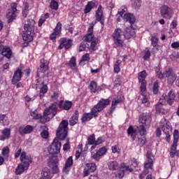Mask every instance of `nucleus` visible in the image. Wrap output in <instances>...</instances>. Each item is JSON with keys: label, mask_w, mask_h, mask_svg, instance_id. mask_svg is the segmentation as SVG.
I'll use <instances>...</instances> for the list:
<instances>
[{"label": "nucleus", "mask_w": 179, "mask_h": 179, "mask_svg": "<svg viewBox=\"0 0 179 179\" xmlns=\"http://www.w3.org/2000/svg\"><path fill=\"white\" fill-rule=\"evenodd\" d=\"M122 36V31L121 29H115V32L113 34V37L114 40V47H122L124 41L121 40V36Z\"/></svg>", "instance_id": "obj_6"}, {"label": "nucleus", "mask_w": 179, "mask_h": 179, "mask_svg": "<svg viewBox=\"0 0 179 179\" xmlns=\"http://www.w3.org/2000/svg\"><path fill=\"white\" fill-rule=\"evenodd\" d=\"M179 132L178 130L175 129L173 131V143L171 148L170 156L174 157L176 155V150H177V143H178Z\"/></svg>", "instance_id": "obj_10"}, {"label": "nucleus", "mask_w": 179, "mask_h": 179, "mask_svg": "<svg viewBox=\"0 0 179 179\" xmlns=\"http://www.w3.org/2000/svg\"><path fill=\"white\" fill-rule=\"evenodd\" d=\"M95 17L97 22H100L102 26H104V17L103 16V7L101 5L99 6Z\"/></svg>", "instance_id": "obj_22"}, {"label": "nucleus", "mask_w": 179, "mask_h": 179, "mask_svg": "<svg viewBox=\"0 0 179 179\" xmlns=\"http://www.w3.org/2000/svg\"><path fill=\"white\" fill-rule=\"evenodd\" d=\"M111 100L110 99H101L98 103L91 109V113H84L81 119L82 122H86L90 121L93 117H99V113H101L107 106H110Z\"/></svg>", "instance_id": "obj_1"}, {"label": "nucleus", "mask_w": 179, "mask_h": 179, "mask_svg": "<svg viewBox=\"0 0 179 179\" xmlns=\"http://www.w3.org/2000/svg\"><path fill=\"white\" fill-rule=\"evenodd\" d=\"M49 115H45L43 113V116H41L39 118L40 122H42V124H45V122H48L50 121V117H48Z\"/></svg>", "instance_id": "obj_46"}, {"label": "nucleus", "mask_w": 179, "mask_h": 179, "mask_svg": "<svg viewBox=\"0 0 179 179\" xmlns=\"http://www.w3.org/2000/svg\"><path fill=\"white\" fill-rule=\"evenodd\" d=\"M158 41H159V39L156 38V36H152L151 38L152 45H153V47H157Z\"/></svg>", "instance_id": "obj_58"}, {"label": "nucleus", "mask_w": 179, "mask_h": 179, "mask_svg": "<svg viewBox=\"0 0 179 179\" xmlns=\"http://www.w3.org/2000/svg\"><path fill=\"white\" fill-rule=\"evenodd\" d=\"M60 45L59 46V50H62V48H65V50H68L72 47V40L66 39V38H61L59 41Z\"/></svg>", "instance_id": "obj_19"}, {"label": "nucleus", "mask_w": 179, "mask_h": 179, "mask_svg": "<svg viewBox=\"0 0 179 179\" xmlns=\"http://www.w3.org/2000/svg\"><path fill=\"white\" fill-rule=\"evenodd\" d=\"M148 162H145L144 164V169L147 171L148 170H152V167H153V159H152V152L148 151L146 155Z\"/></svg>", "instance_id": "obj_21"}, {"label": "nucleus", "mask_w": 179, "mask_h": 179, "mask_svg": "<svg viewBox=\"0 0 179 179\" xmlns=\"http://www.w3.org/2000/svg\"><path fill=\"white\" fill-rule=\"evenodd\" d=\"M22 76H23V72L22 71V66H21L17 69V70L14 72V75L11 80L12 84L16 85L17 82H20V80H22Z\"/></svg>", "instance_id": "obj_17"}, {"label": "nucleus", "mask_w": 179, "mask_h": 179, "mask_svg": "<svg viewBox=\"0 0 179 179\" xmlns=\"http://www.w3.org/2000/svg\"><path fill=\"white\" fill-rule=\"evenodd\" d=\"M150 50H148L147 51H145L144 56L143 57V59H144V61H148V59H149V58H150Z\"/></svg>", "instance_id": "obj_55"}, {"label": "nucleus", "mask_w": 179, "mask_h": 179, "mask_svg": "<svg viewBox=\"0 0 179 179\" xmlns=\"http://www.w3.org/2000/svg\"><path fill=\"white\" fill-rule=\"evenodd\" d=\"M123 19L126 22H129L130 24H134V23H135L136 20V19L135 18V15L131 13L124 14Z\"/></svg>", "instance_id": "obj_28"}, {"label": "nucleus", "mask_w": 179, "mask_h": 179, "mask_svg": "<svg viewBox=\"0 0 179 179\" xmlns=\"http://www.w3.org/2000/svg\"><path fill=\"white\" fill-rule=\"evenodd\" d=\"M40 179H51V171L50 169H44Z\"/></svg>", "instance_id": "obj_39"}, {"label": "nucleus", "mask_w": 179, "mask_h": 179, "mask_svg": "<svg viewBox=\"0 0 179 179\" xmlns=\"http://www.w3.org/2000/svg\"><path fill=\"white\" fill-rule=\"evenodd\" d=\"M86 167L87 170L90 171V173H94V171H96V164L94 163L86 164Z\"/></svg>", "instance_id": "obj_41"}, {"label": "nucleus", "mask_w": 179, "mask_h": 179, "mask_svg": "<svg viewBox=\"0 0 179 179\" xmlns=\"http://www.w3.org/2000/svg\"><path fill=\"white\" fill-rule=\"evenodd\" d=\"M88 145H94L96 142V136L94 134L90 135L88 138Z\"/></svg>", "instance_id": "obj_45"}, {"label": "nucleus", "mask_w": 179, "mask_h": 179, "mask_svg": "<svg viewBox=\"0 0 179 179\" xmlns=\"http://www.w3.org/2000/svg\"><path fill=\"white\" fill-rule=\"evenodd\" d=\"M58 113V103H53L48 108H46L44 110L45 115H52V118L57 115Z\"/></svg>", "instance_id": "obj_12"}, {"label": "nucleus", "mask_w": 179, "mask_h": 179, "mask_svg": "<svg viewBox=\"0 0 179 179\" xmlns=\"http://www.w3.org/2000/svg\"><path fill=\"white\" fill-rule=\"evenodd\" d=\"M42 138H44V139H47L48 138V131L43 130L41 134Z\"/></svg>", "instance_id": "obj_64"}, {"label": "nucleus", "mask_w": 179, "mask_h": 179, "mask_svg": "<svg viewBox=\"0 0 179 179\" xmlns=\"http://www.w3.org/2000/svg\"><path fill=\"white\" fill-rule=\"evenodd\" d=\"M100 157H101V155L98 152V151H96L95 154L92 155V158L96 162L100 160Z\"/></svg>", "instance_id": "obj_59"}, {"label": "nucleus", "mask_w": 179, "mask_h": 179, "mask_svg": "<svg viewBox=\"0 0 179 179\" xmlns=\"http://www.w3.org/2000/svg\"><path fill=\"white\" fill-rule=\"evenodd\" d=\"M3 135L0 136V141H5V139H9L10 138V129L6 128L1 131Z\"/></svg>", "instance_id": "obj_27"}, {"label": "nucleus", "mask_w": 179, "mask_h": 179, "mask_svg": "<svg viewBox=\"0 0 179 179\" xmlns=\"http://www.w3.org/2000/svg\"><path fill=\"white\" fill-rule=\"evenodd\" d=\"M36 82L37 87H40L42 85V87L39 92V97L40 99H43L44 94L48 92V87H47V85L44 84V81L41 80V78L40 77H36Z\"/></svg>", "instance_id": "obj_9"}, {"label": "nucleus", "mask_w": 179, "mask_h": 179, "mask_svg": "<svg viewBox=\"0 0 179 179\" xmlns=\"http://www.w3.org/2000/svg\"><path fill=\"white\" fill-rule=\"evenodd\" d=\"M81 61H87V62L90 61V55H89V53L85 54L83 56Z\"/></svg>", "instance_id": "obj_61"}, {"label": "nucleus", "mask_w": 179, "mask_h": 179, "mask_svg": "<svg viewBox=\"0 0 179 179\" xmlns=\"http://www.w3.org/2000/svg\"><path fill=\"white\" fill-rule=\"evenodd\" d=\"M96 6V3L94 1H89L84 9V13L87 14L92 11V9Z\"/></svg>", "instance_id": "obj_37"}, {"label": "nucleus", "mask_w": 179, "mask_h": 179, "mask_svg": "<svg viewBox=\"0 0 179 179\" xmlns=\"http://www.w3.org/2000/svg\"><path fill=\"white\" fill-rule=\"evenodd\" d=\"M146 71H143L138 73V80L141 85V93H145L146 92Z\"/></svg>", "instance_id": "obj_14"}, {"label": "nucleus", "mask_w": 179, "mask_h": 179, "mask_svg": "<svg viewBox=\"0 0 179 179\" xmlns=\"http://www.w3.org/2000/svg\"><path fill=\"white\" fill-rule=\"evenodd\" d=\"M176 99V93L173 90H171L166 98L165 99V101H166L167 104H169V106H172L173 103H174V100Z\"/></svg>", "instance_id": "obj_24"}, {"label": "nucleus", "mask_w": 179, "mask_h": 179, "mask_svg": "<svg viewBox=\"0 0 179 179\" xmlns=\"http://www.w3.org/2000/svg\"><path fill=\"white\" fill-rule=\"evenodd\" d=\"M139 126L137 127L140 135H146V128H149L152 117L149 113H142L138 119Z\"/></svg>", "instance_id": "obj_3"}, {"label": "nucleus", "mask_w": 179, "mask_h": 179, "mask_svg": "<svg viewBox=\"0 0 179 179\" xmlns=\"http://www.w3.org/2000/svg\"><path fill=\"white\" fill-rule=\"evenodd\" d=\"M49 166L51 167L53 174L59 173V169L58 168V157L53 156L50 158L49 161Z\"/></svg>", "instance_id": "obj_16"}, {"label": "nucleus", "mask_w": 179, "mask_h": 179, "mask_svg": "<svg viewBox=\"0 0 179 179\" xmlns=\"http://www.w3.org/2000/svg\"><path fill=\"white\" fill-rule=\"evenodd\" d=\"M160 15L164 19H171L173 17V8L167 5H164L160 8Z\"/></svg>", "instance_id": "obj_8"}, {"label": "nucleus", "mask_w": 179, "mask_h": 179, "mask_svg": "<svg viewBox=\"0 0 179 179\" xmlns=\"http://www.w3.org/2000/svg\"><path fill=\"white\" fill-rule=\"evenodd\" d=\"M131 166H133V167H138L139 163L138 162V161L136 160V159L133 158L131 159Z\"/></svg>", "instance_id": "obj_63"}, {"label": "nucleus", "mask_w": 179, "mask_h": 179, "mask_svg": "<svg viewBox=\"0 0 179 179\" xmlns=\"http://www.w3.org/2000/svg\"><path fill=\"white\" fill-rule=\"evenodd\" d=\"M67 66H69L71 69H76V57H73L70 61L66 64Z\"/></svg>", "instance_id": "obj_40"}, {"label": "nucleus", "mask_w": 179, "mask_h": 179, "mask_svg": "<svg viewBox=\"0 0 179 179\" xmlns=\"http://www.w3.org/2000/svg\"><path fill=\"white\" fill-rule=\"evenodd\" d=\"M61 150V141H58V139L55 138L52 143L50 145L48 152L50 155H57L59 153Z\"/></svg>", "instance_id": "obj_11"}, {"label": "nucleus", "mask_w": 179, "mask_h": 179, "mask_svg": "<svg viewBox=\"0 0 179 179\" xmlns=\"http://www.w3.org/2000/svg\"><path fill=\"white\" fill-rule=\"evenodd\" d=\"M121 103V97H117V99H114L112 101L111 110H115V106Z\"/></svg>", "instance_id": "obj_44"}, {"label": "nucleus", "mask_w": 179, "mask_h": 179, "mask_svg": "<svg viewBox=\"0 0 179 179\" xmlns=\"http://www.w3.org/2000/svg\"><path fill=\"white\" fill-rule=\"evenodd\" d=\"M162 129L166 135V142H170L171 139V126L169 125L167 123L164 124L162 127Z\"/></svg>", "instance_id": "obj_20"}, {"label": "nucleus", "mask_w": 179, "mask_h": 179, "mask_svg": "<svg viewBox=\"0 0 179 179\" xmlns=\"http://www.w3.org/2000/svg\"><path fill=\"white\" fill-rule=\"evenodd\" d=\"M164 75L165 78H167L168 82H169V83H174L177 79V74L174 73L173 68L171 67L168 68L164 73Z\"/></svg>", "instance_id": "obj_13"}, {"label": "nucleus", "mask_w": 179, "mask_h": 179, "mask_svg": "<svg viewBox=\"0 0 179 179\" xmlns=\"http://www.w3.org/2000/svg\"><path fill=\"white\" fill-rule=\"evenodd\" d=\"M123 19L126 22H129L130 24H134V23H135L136 20V19L135 18V15L131 13L124 14Z\"/></svg>", "instance_id": "obj_29"}, {"label": "nucleus", "mask_w": 179, "mask_h": 179, "mask_svg": "<svg viewBox=\"0 0 179 179\" xmlns=\"http://www.w3.org/2000/svg\"><path fill=\"white\" fill-rule=\"evenodd\" d=\"M2 155H3V156H8V155H9V148L8 147H4L2 149Z\"/></svg>", "instance_id": "obj_60"}, {"label": "nucleus", "mask_w": 179, "mask_h": 179, "mask_svg": "<svg viewBox=\"0 0 179 179\" xmlns=\"http://www.w3.org/2000/svg\"><path fill=\"white\" fill-rule=\"evenodd\" d=\"M121 167L122 169V171L124 173H125V171H129V173H132V171H134V169H132V168H129V166L127 165L125 163L121 164Z\"/></svg>", "instance_id": "obj_43"}, {"label": "nucleus", "mask_w": 179, "mask_h": 179, "mask_svg": "<svg viewBox=\"0 0 179 179\" xmlns=\"http://www.w3.org/2000/svg\"><path fill=\"white\" fill-rule=\"evenodd\" d=\"M124 36L125 38L129 39L135 36V30L132 29V28H127L124 30Z\"/></svg>", "instance_id": "obj_33"}, {"label": "nucleus", "mask_w": 179, "mask_h": 179, "mask_svg": "<svg viewBox=\"0 0 179 179\" xmlns=\"http://www.w3.org/2000/svg\"><path fill=\"white\" fill-rule=\"evenodd\" d=\"M156 111L161 114H166V113H167V110L164 108L163 103H162V99H160L159 102L156 105Z\"/></svg>", "instance_id": "obj_32"}, {"label": "nucleus", "mask_w": 179, "mask_h": 179, "mask_svg": "<svg viewBox=\"0 0 179 179\" xmlns=\"http://www.w3.org/2000/svg\"><path fill=\"white\" fill-rule=\"evenodd\" d=\"M72 166H73V159L72 157H69L66 161L64 166L62 169L63 173H64V174H68L69 171H71V168Z\"/></svg>", "instance_id": "obj_23"}, {"label": "nucleus", "mask_w": 179, "mask_h": 179, "mask_svg": "<svg viewBox=\"0 0 179 179\" xmlns=\"http://www.w3.org/2000/svg\"><path fill=\"white\" fill-rule=\"evenodd\" d=\"M31 115L34 118V120H40V118H41V115L38 114V112H37V110L31 112Z\"/></svg>", "instance_id": "obj_48"}, {"label": "nucleus", "mask_w": 179, "mask_h": 179, "mask_svg": "<svg viewBox=\"0 0 179 179\" xmlns=\"http://www.w3.org/2000/svg\"><path fill=\"white\" fill-rule=\"evenodd\" d=\"M121 64V60H117L114 64V72L115 73H118L120 72V64Z\"/></svg>", "instance_id": "obj_51"}, {"label": "nucleus", "mask_w": 179, "mask_h": 179, "mask_svg": "<svg viewBox=\"0 0 179 179\" xmlns=\"http://www.w3.org/2000/svg\"><path fill=\"white\" fill-rule=\"evenodd\" d=\"M31 132H33V127L30 125H27L24 129H20V135L31 134Z\"/></svg>", "instance_id": "obj_36"}, {"label": "nucleus", "mask_w": 179, "mask_h": 179, "mask_svg": "<svg viewBox=\"0 0 179 179\" xmlns=\"http://www.w3.org/2000/svg\"><path fill=\"white\" fill-rule=\"evenodd\" d=\"M59 106L62 108V110H71V108L72 107V102L69 101H66L65 102H64V101H60Z\"/></svg>", "instance_id": "obj_26"}, {"label": "nucleus", "mask_w": 179, "mask_h": 179, "mask_svg": "<svg viewBox=\"0 0 179 179\" xmlns=\"http://www.w3.org/2000/svg\"><path fill=\"white\" fill-rule=\"evenodd\" d=\"M97 152L101 156H104V155H106L107 152V148H106V147H102Z\"/></svg>", "instance_id": "obj_57"}, {"label": "nucleus", "mask_w": 179, "mask_h": 179, "mask_svg": "<svg viewBox=\"0 0 179 179\" xmlns=\"http://www.w3.org/2000/svg\"><path fill=\"white\" fill-rule=\"evenodd\" d=\"M0 124L3 125V127L9 125V119H8L6 115L0 114Z\"/></svg>", "instance_id": "obj_38"}, {"label": "nucleus", "mask_w": 179, "mask_h": 179, "mask_svg": "<svg viewBox=\"0 0 179 179\" xmlns=\"http://www.w3.org/2000/svg\"><path fill=\"white\" fill-rule=\"evenodd\" d=\"M108 168L113 171H115L120 169V164L116 161H111L108 164Z\"/></svg>", "instance_id": "obj_35"}, {"label": "nucleus", "mask_w": 179, "mask_h": 179, "mask_svg": "<svg viewBox=\"0 0 179 179\" xmlns=\"http://www.w3.org/2000/svg\"><path fill=\"white\" fill-rule=\"evenodd\" d=\"M10 9L7 13V18L8 19V23H10L16 19V15H17V4L16 3H12L10 4Z\"/></svg>", "instance_id": "obj_7"}, {"label": "nucleus", "mask_w": 179, "mask_h": 179, "mask_svg": "<svg viewBox=\"0 0 179 179\" xmlns=\"http://www.w3.org/2000/svg\"><path fill=\"white\" fill-rule=\"evenodd\" d=\"M94 24H96V22H92L91 24H90V27L88 28V33L84 37V41L90 43L91 41H93L94 39H96V37H94V35H93V27H94Z\"/></svg>", "instance_id": "obj_15"}, {"label": "nucleus", "mask_w": 179, "mask_h": 179, "mask_svg": "<svg viewBox=\"0 0 179 179\" xmlns=\"http://www.w3.org/2000/svg\"><path fill=\"white\" fill-rule=\"evenodd\" d=\"M146 143V137L145 135H141V137H138V144L141 146H143Z\"/></svg>", "instance_id": "obj_49"}, {"label": "nucleus", "mask_w": 179, "mask_h": 179, "mask_svg": "<svg viewBox=\"0 0 179 179\" xmlns=\"http://www.w3.org/2000/svg\"><path fill=\"white\" fill-rule=\"evenodd\" d=\"M36 22L34 20H28L27 23L24 25L22 38L27 43H31L34 37V25Z\"/></svg>", "instance_id": "obj_2"}, {"label": "nucleus", "mask_w": 179, "mask_h": 179, "mask_svg": "<svg viewBox=\"0 0 179 179\" xmlns=\"http://www.w3.org/2000/svg\"><path fill=\"white\" fill-rule=\"evenodd\" d=\"M99 42V40L97 38H95L93 41H92L91 45L90 46V50H92V51H94V48H96V46L97 45V43Z\"/></svg>", "instance_id": "obj_50"}, {"label": "nucleus", "mask_w": 179, "mask_h": 179, "mask_svg": "<svg viewBox=\"0 0 179 179\" xmlns=\"http://www.w3.org/2000/svg\"><path fill=\"white\" fill-rule=\"evenodd\" d=\"M69 124V123L67 120H62L59 125V127L56 131V135L61 141H64L66 136H68Z\"/></svg>", "instance_id": "obj_5"}, {"label": "nucleus", "mask_w": 179, "mask_h": 179, "mask_svg": "<svg viewBox=\"0 0 179 179\" xmlns=\"http://www.w3.org/2000/svg\"><path fill=\"white\" fill-rule=\"evenodd\" d=\"M149 173V171L144 170L142 173L139 175V179H143L146 176L147 174Z\"/></svg>", "instance_id": "obj_62"}, {"label": "nucleus", "mask_w": 179, "mask_h": 179, "mask_svg": "<svg viewBox=\"0 0 179 179\" xmlns=\"http://www.w3.org/2000/svg\"><path fill=\"white\" fill-rule=\"evenodd\" d=\"M1 54L3 57H6V58H10L12 57V50H10V48L9 47H4L2 50Z\"/></svg>", "instance_id": "obj_34"}, {"label": "nucleus", "mask_w": 179, "mask_h": 179, "mask_svg": "<svg viewBox=\"0 0 179 179\" xmlns=\"http://www.w3.org/2000/svg\"><path fill=\"white\" fill-rule=\"evenodd\" d=\"M79 120V111L76 110L73 116L69 120L70 125L73 127V125H76L78 124V120Z\"/></svg>", "instance_id": "obj_30"}, {"label": "nucleus", "mask_w": 179, "mask_h": 179, "mask_svg": "<svg viewBox=\"0 0 179 179\" xmlns=\"http://www.w3.org/2000/svg\"><path fill=\"white\" fill-rule=\"evenodd\" d=\"M62 30V24H61V22H57L56 27L54 29V32L52 33L50 36V39L52 40V41H55V38L61 36Z\"/></svg>", "instance_id": "obj_18"}, {"label": "nucleus", "mask_w": 179, "mask_h": 179, "mask_svg": "<svg viewBox=\"0 0 179 179\" xmlns=\"http://www.w3.org/2000/svg\"><path fill=\"white\" fill-rule=\"evenodd\" d=\"M50 8L54 10H58V2L55 1V0H52L50 2Z\"/></svg>", "instance_id": "obj_53"}, {"label": "nucleus", "mask_w": 179, "mask_h": 179, "mask_svg": "<svg viewBox=\"0 0 179 179\" xmlns=\"http://www.w3.org/2000/svg\"><path fill=\"white\" fill-rule=\"evenodd\" d=\"M79 149L76 152V159H79L80 157V155L82 154V145H78Z\"/></svg>", "instance_id": "obj_56"}, {"label": "nucleus", "mask_w": 179, "mask_h": 179, "mask_svg": "<svg viewBox=\"0 0 179 179\" xmlns=\"http://www.w3.org/2000/svg\"><path fill=\"white\" fill-rule=\"evenodd\" d=\"M47 69H48V64H47V62H43V60H41L40 68H38L37 71L38 76L36 78H40V76H38V74L44 73V72H45Z\"/></svg>", "instance_id": "obj_25"}, {"label": "nucleus", "mask_w": 179, "mask_h": 179, "mask_svg": "<svg viewBox=\"0 0 179 179\" xmlns=\"http://www.w3.org/2000/svg\"><path fill=\"white\" fill-rule=\"evenodd\" d=\"M20 161L22 164H19L15 169V173L17 175L24 173V170L29 169V166L31 163V157L26 156V152L23 151L20 155Z\"/></svg>", "instance_id": "obj_4"}, {"label": "nucleus", "mask_w": 179, "mask_h": 179, "mask_svg": "<svg viewBox=\"0 0 179 179\" xmlns=\"http://www.w3.org/2000/svg\"><path fill=\"white\" fill-rule=\"evenodd\" d=\"M90 90L91 93H96L97 92V83L95 81H91Z\"/></svg>", "instance_id": "obj_42"}, {"label": "nucleus", "mask_w": 179, "mask_h": 179, "mask_svg": "<svg viewBox=\"0 0 179 179\" xmlns=\"http://www.w3.org/2000/svg\"><path fill=\"white\" fill-rule=\"evenodd\" d=\"M152 90H153L154 94H157V93L159 92V81L158 80H157L156 82L154 83Z\"/></svg>", "instance_id": "obj_52"}, {"label": "nucleus", "mask_w": 179, "mask_h": 179, "mask_svg": "<svg viewBox=\"0 0 179 179\" xmlns=\"http://www.w3.org/2000/svg\"><path fill=\"white\" fill-rule=\"evenodd\" d=\"M141 4H142V1H141L134 0V3H132V6L135 9H139V7L141 6Z\"/></svg>", "instance_id": "obj_54"}, {"label": "nucleus", "mask_w": 179, "mask_h": 179, "mask_svg": "<svg viewBox=\"0 0 179 179\" xmlns=\"http://www.w3.org/2000/svg\"><path fill=\"white\" fill-rule=\"evenodd\" d=\"M136 132H138V131L132 126H130L127 129V134L131 136V139H132V141L136 139Z\"/></svg>", "instance_id": "obj_31"}, {"label": "nucleus", "mask_w": 179, "mask_h": 179, "mask_svg": "<svg viewBox=\"0 0 179 179\" xmlns=\"http://www.w3.org/2000/svg\"><path fill=\"white\" fill-rule=\"evenodd\" d=\"M127 12V7L125 6H122L119 10L117 16H120L122 17V15Z\"/></svg>", "instance_id": "obj_47"}]
</instances>
